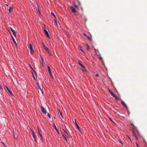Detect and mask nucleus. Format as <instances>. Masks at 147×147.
Returning <instances> with one entry per match:
<instances>
[{"mask_svg": "<svg viewBox=\"0 0 147 147\" xmlns=\"http://www.w3.org/2000/svg\"><path fill=\"white\" fill-rule=\"evenodd\" d=\"M29 48L30 50V53L32 54H33L34 53V51L33 50L32 45L30 44L29 45Z\"/></svg>", "mask_w": 147, "mask_h": 147, "instance_id": "nucleus-1", "label": "nucleus"}, {"mask_svg": "<svg viewBox=\"0 0 147 147\" xmlns=\"http://www.w3.org/2000/svg\"><path fill=\"white\" fill-rule=\"evenodd\" d=\"M40 108L41 109V111L42 112L44 113V114H46L47 113V112L45 109L42 106L40 107Z\"/></svg>", "mask_w": 147, "mask_h": 147, "instance_id": "nucleus-2", "label": "nucleus"}, {"mask_svg": "<svg viewBox=\"0 0 147 147\" xmlns=\"http://www.w3.org/2000/svg\"><path fill=\"white\" fill-rule=\"evenodd\" d=\"M42 45L44 49L47 51L48 53H49V50L48 48L45 45L43 42L42 43Z\"/></svg>", "mask_w": 147, "mask_h": 147, "instance_id": "nucleus-3", "label": "nucleus"}, {"mask_svg": "<svg viewBox=\"0 0 147 147\" xmlns=\"http://www.w3.org/2000/svg\"><path fill=\"white\" fill-rule=\"evenodd\" d=\"M71 9V11L73 13H76V10L75 8H74L72 6H70Z\"/></svg>", "mask_w": 147, "mask_h": 147, "instance_id": "nucleus-4", "label": "nucleus"}, {"mask_svg": "<svg viewBox=\"0 0 147 147\" xmlns=\"http://www.w3.org/2000/svg\"><path fill=\"white\" fill-rule=\"evenodd\" d=\"M75 123L76 125V126L77 128L78 129V130H79L80 131V129L79 127V126H78V123L76 121V119H75Z\"/></svg>", "mask_w": 147, "mask_h": 147, "instance_id": "nucleus-5", "label": "nucleus"}, {"mask_svg": "<svg viewBox=\"0 0 147 147\" xmlns=\"http://www.w3.org/2000/svg\"><path fill=\"white\" fill-rule=\"evenodd\" d=\"M121 104L123 105L127 109V107L126 105L125 104V103L123 101H122L121 102Z\"/></svg>", "mask_w": 147, "mask_h": 147, "instance_id": "nucleus-6", "label": "nucleus"}, {"mask_svg": "<svg viewBox=\"0 0 147 147\" xmlns=\"http://www.w3.org/2000/svg\"><path fill=\"white\" fill-rule=\"evenodd\" d=\"M53 126L54 127L55 129V130H56V131H57V133L58 134H59V132L58 130L57 129V128L56 126H55V124L53 123Z\"/></svg>", "mask_w": 147, "mask_h": 147, "instance_id": "nucleus-7", "label": "nucleus"}, {"mask_svg": "<svg viewBox=\"0 0 147 147\" xmlns=\"http://www.w3.org/2000/svg\"><path fill=\"white\" fill-rule=\"evenodd\" d=\"M47 69L48 70V72H49V74H52V72H51V69H50V68L49 67V66H47Z\"/></svg>", "mask_w": 147, "mask_h": 147, "instance_id": "nucleus-8", "label": "nucleus"}, {"mask_svg": "<svg viewBox=\"0 0 147 147\" xmlns=\"http://www.w3.org/2000/svg\"><path fill=\"white\" fill-rule=\"evenodd\" d=\"M44 32L46 35L48 37H49V36L47 31L45 29H44Z\"/></svg>", "mask_w": 147, "mask_h": 147, "instance_id": "nucleus-9", "label": "nucleus"}, {"mask_svg": "<svg viewBox=\"0 0 147 147\" xmlns=\"http://www.w3.org/2000/svg\"><path fill=\"white\" fill-rule=\"evenodd\" d=\"M10 30L12 32L13 34L14 35V36H15L16 32L11 27H10Z\"/></svg>", "mask_w": 147, "mask_h": 147, "instance_id": "nucleus-10", "label": "nucleus"}, {"mask_svg": "<svg viewBox=\"0 0 147 147\" xmlns=\"http://www.w3.org/2000/svg\"><path fill=\"white\" fill-rule=\"evenodd\" d=\"M94 50L95 51V52L96 53V54L98 55L99 56L100 55L99 51L98 50H96L95 49H94Z\"/></svg>", "mask_w": 147, "mask_h": 147, "instance_id": "nucleus-11", "label": "nucleus"}, {"mask_svg": "<svg viewBox=\"0 0 147 147\" xmlns=\"http://www.w3.org/2000/svg\"><path fill=\"white\" fill-rule=\"evenodd\" d=\"M36 85H37L38 87V89L42 92V91L41 88L39 85L38 83H37L36 84Z\"/></svg>", "mask_w": 147, "mask_h": 147, "instance_id": "nucleus-12", "label": "nucleus"}, {"mask_svg": "<svg viewBox=\"0 0 147 147\" xmlns=\"http://www.w3.org/2000/svg\"><path fill=\"white\" fill-rule=\"evenodd\" d=\"M109 91L112 96H115V94H114L113 92L109 89Z\"/></svg>", "mask_w": 147, "mask_h": 147, "instance_id": "nucleus-13", "label": "nucleus"}, {"mask_svg": "<svg viewBox=\"0 0 147 147\" xmlns=\"http://www.w3.org/2000/svg\"><path fill=\"white\" fill-rule=\"evenodd\" d=\"M82 67L83 69H82V70L84 72L86 71V70L84 66V67Z\"/></svg>", "mask_w": 147, "mask_h": 147, "instance_id": "nucleus-14", "label": "nucleus"}, {"mask_svg": "<svg viewBox=\"0 0 147 147\" xmlns=\"http://www.w3.org/2000/svg\"><path fill=\"white\" fill-rule=\"evenodd\" d=\"M13 10V8L12 7H9V13H10L11 11H12Z\"/></svg>", "mask_w": 147, "mask_h": 147, "instance_id": "nucleus-15", "label": "nucleus"}, {"mask_svg": "<svg viewBox=\"0 0 147 147\" xmlns=\"http://www.w3.org/2000/svg\"><path fill=\"white\" fill-rule=\"evenodd\" d=\"M113 97L115 98V99L116 101H118L119 100V98L115 95V96H113Z\"/></svg>", "mask_w": 147, "mask_h": 147, "instance_id": "nucleus-16", "label": "nucleus"}, {"mask_svg": "<svg viewBox=\"0 0 147 147\" xmlns=\"http://www.w3.org/2000/svg\"><path fill=\"white\" fill-rule=\"evenodd\" d=\"M37 129H38V132L39 135L40 136V137L41 138V139H42V135H41V134H40L39 131V130L38 127L37 128Z\"/></svg>", "mask_w": 147, "mask_h": 147, "instance_id": "nucleus-17", "label": "nucleus"}, {"mask_svg": "<svg viewBox=\"0 0 147 147\" xmlns=\"http://www.w3.org/2000/svg\"><path fill=\"white\" fill-rule=\"evenodd\" d=\"M29 66L30 67V68L32 70V71H33L34 72L35 74H36V71L34 70V69H33L32 67L30 65H29Z\"/></svg>", "mask_w": 147, "mask_h": 147, "instance_id": "nucleus-18", "label": "nucleus"}, {"mask_svg": "<svg viewBox=\"0 0 147 147\" xmlns=\"http://www.w3.org/2000/svg\"><path fill=\"white\" fill-rule=\"evenodd\" d=\"M78 63L82 67H84V65L81 63L80 61H79Z\"/></svg>", "mask_w": 147, "mask_h": 147, "instance_id": "nucleus-19", "label": "nucleus"}, {"mask_svg": "<svg viewBox=\"0 0 147 147\" xmlns=\"http://www.w3.org/2000/svg\"><path fill=\"white\" fill-rule=\"evenodd\" d=\"M49 76L50 77V78H51L52 80H53V77L52 74H49Z\"/></svg>", "mask_w": 147, "mask_h": 147, "instance_id": "nucleus-20", "label": "nucleus"}, {"mask_svg": "<svg viewBox=\"0 0 147 147\" xmlns=\"http://www.w3.org/2000/svg\"><path fill=\"white\" fill-rule=\"evenodd\" d=\"M133 134L134 135V136H135V137L136 138V139L137 140H138V138L136 133L134 132H133Z\"/></svg>", "mask_w": 147, "mask_h": 147, "instance_id": "nucleus-21", "label": "nucleus"}, {"mask_svg": "<svg viewBox=\"0 0 147 147\" xmlns=\"http://www.w3.org/2000/svg\"><path fill=\"white\" fill-rule=\"evenodd\" d=\"M99 59L102 62V63L104 65V63H103V60L102 59V58L101 57H99Z\"/></svg>", "mask_w": 147, "mask_h": 147, "instance_id": "nucleus-22", "label": "nucleus"}, {"mask_svg": "<svg viewBox=\"0 0 147 147\" xmlns=\"http://www.w3.org/2000/svg\"><path fill=\"white\" fill-rule=\"evenodd\" d=\"M36 4L37 6V9L38 11H39L40 9H39V7L37 3V2H36Z\"/></svg>", "mask_w": 147, "mask_h": 147, "instance_id": "nucleus-23", "label": "nucleus"}, {"mask_svg": "<svg viewBox=\"0 0 147 147\" xmlns=\"http://www.w3.org/2000/svg\"><path fill=\"white\" fill-rule=\"evenodd\" d=\"M12 39L13 42L16 45V43L14 38L12 36Z\"/></svg>", "mask_w": 147, "mask_h": 147, "instance_id": "nucleus-24", "label": "nucleus"}, {"mask_svg": "<svg viewBox=\"0 0 147 147\" xmlns=\"http://www.w3.org/2000/svg\"><path fill=\"white\" fill-rule=\"evenodd\" d=\"M7 91L11 95H13V94H12V92L10 90H7Z\"/></svg>", "mask_w": 147, "mask_h": 147, "instance_id": "nucleus-25", "label": "nucleus"}, {"mask_svg": "<svg viewBox=\"0 0 147 147\" xmlns=\"http://www.w3.org/2000/svg\"><path fill=\"white\" fill-rule=\"evenodd\" d=\"M86 47H87V50H88L90 49V47H89V46L88 45H87V44H86Z\"/></svg>", "mask_w": 147, "mask_h": 147, "instance_id": "nucleus-26", "label": "nucleus"}, {"mask_svg": "<svg viewBox=\"0 0 147 147\" xmlns=\"http://www.w3.org/2000/svg\"><path fill=\"white\" fill-rule=\"evenodd\" d=\"M54 21L55 23V25H57V22L56 21V19L55 18Z\"/></svg>", "mask_w": 147, "mask_h": 147, "instance_id": "nucleus-27", "label": "nucleus"}, {"mask_svg": "<svg viewBox=\"0 0 147 147\" xmlns=\"http://www.w3.org/2000/svg\"><path fill=\"white\" fill-rule=\"evenodd\" d=\"M59 114H60L62 118H63V116H62V114L61 113V111H59Z\"/></svg>", "mask_w": 147, "mask_h": 147, "instance_id": "nucleus-28", "label": "nucleus"}, {"mask_svg": "<svg viewBox=\"0 0 147 147\" xmlns=\"http://www.w3.org/2000/svg\"><path fill=\"white\" fill-rule=\"evenodd\" d=\"M51 14L52 15H53V16H54V17H55V19H56V16H55V15L54 14V13H53L51 12Z\"/></svg>", "mask_w": 147, "mask_h": 147, "instance_id": "nucleus-29", "label": "nucleus"}, {"mask_svg": "<svg viewBox=\"0 0 147 147\" xmlns=\"http://www.w3.org/2000/svg\"><path fill=\"white\" fill-rule=\"evenodd\" d=\"M13 136H14V138L15 139H16V138H17V136H16L15 135L14 132H13Z\"/></svg>", "mask_w": 147, "mask_h": 147, "instance_id": "nucleus-30", "label": "nucleus"}, {"mask_svg": "<svg viewBox=\"0 0 147 147\" xmlns=\"http://www.w3.org/2000/svg\"><path fill=\"white\" fill-rule=\"evenodd\" d=\"M79 47L80 48V50L81 51H82V52H83V53H85L84 52V51L83 50L81 49V47L80 46H79Z\"/></svg>", "mask_w": 147, "mask_h": 147, "instance_id": "nucleus-31", "label": "nucleus"}, {"mask_svg": "<svg viewBox=\"0 0 147 147\" xmlns=\"http://www.w3.org/2000/svg\"><path fill=\"white\" fill-rule=\"evenodd\" d=\"M31 131H32V133L33 136V137H34V136H35V135H34V132L33 131L31 130Z\"/></svg>", "mask_w": 147, "mask_h": 147, "instance_id": "nucleus-32", "label": "nucleus"}, {"mask_svg": "<svg viewBox=\"0 0 147 147\" xmlns=\"http://www.w3.org/2000/svg\"><path fill=\"white\" fill-rule=\"evenodd\" d=\"M119 142L123 146V144L122 142L121 141V140H119Z\"/></svg>", "mask_w": 147, "mask_h": 147, "instance_id": "nucleus-33", "label": "nucleus"}, {"mask_svg": "<svg viewBox=\"0 0 147 147\" xmlns=\"http://www.w3.org/2000/svg\"><path fill=\"white\" fill-rule=\"evenodd\" d=\"M47 116L49 117V118H51V116L49 113H47Z\"/></svg>", "mask_w": 147, "mask_h": 147, "instance_id": "nucleus-34", "label": "nucleus"}, {"mask_svg": "<svg viewBox=\"0 0 147 147\" xmlns=\"http://www.w3.org/2000/svg\"><path fill=\"white\" fill-rule=\"evenodd\" d=\"M63 137L64 138V139L66 140L67 142V140L65 136H63Z\"/></svg>", "mask_w": 147, "mask_h": 147, "instance_id": "nucleus-35", "label": "nucleus"}, {"mask_svg": "<svg viewBox=\"0 0 147 147\" xmlns=\"http://www.w3.org/2000/svg\"><path fill=\"white\" fill-rule=\"evenodd\" d=\"M5 87L6 88V89L7 90H8L9 89L7 87V86H5Z\"/></svg>", "mask_w": 147, "mask_h": 147, "instance_id": "nucleus-36", "label": "nucleus"}, {"mask_svg": "<svg viewBox=\"0 0 147 147\" xmlns=\"http://www.w3.org/2000/svg\"><path fill=\"white\" fill-rule=\"evenodd\" d=\"M41 61H42V65H43V60L42 59L41 57Z\"/></svg>", "mask_w": 147, "mask_h": 147, "instance_id": "nucleus-37", "label": "nucleus"}, {"mask_svg": "<svg viewBox=\"0 0 147 147\" xmlns=\"http://www.w3.org/2000/svg\"><path fill=\"white\" fill-rule=\"evenodd\" d=\"M87 37L90 40H91V38H90L88 36H87Z\"/></svg>", "mask_w": 147, "mask_h": 147, "instance_id": "nucleus-38", "label": "nucleus"}, {"mask_svg": "<svg viewBox=\"0 0 147 147\" xmlns=\"http://www.w3.org/2000/svg\"><path fill=\"white\" fill-rule=\"evenodd\" d=\"M33 137V138H34V140L36 142V138H35V136H34V137Z\"/></svg>", "mask_w": 147, "mask_h": 147, "instance_id": "nucleus-39", "label": "nucleus"}, {"mask_svg": "<svg viewBox=\"0 0 147 147\" xmlns=\"http://www.w3.org/2000/svg\"><path fill=\"white\" fill-rule=\"evenodd\" d=\"M95 76L96 77L99 76V74H96L95 75Z\"/></svg>", "mask_w": 147, "mask_h": 147, "instance_id": "nucleus-40", "label": "nucleus"}, {"mask_svg": "<svg viewBox=\"0 0 147 147\" xmlns=\"http://www.w3.org/2000/svg\"><path fill=\"white\" fill-rule=\"evenodd\" d=\"M136 145L137 147H139V146L137 143H136Z\"/></svg>", "mask_w": 147, "mask_h": 147, "instance_id": "nucleus-41", "label": "nucleus"}, {"mask_svg": "<svg viewBox=\"0 0 147 147\" xmlns=\"http://www.w3.org/2000/svg\"><path fill=\"white\" fill-rule=\"evenodd\" d=\"M0 89H1V90H3V88H2L1 86L0 85Z\"/></svg>", "mask_w": 147, "mask_h": 147, "instance_id": "nucleus-42", "label": "nucleus"}, {"mask_svg": "<svg viewBox=\"0 0 147 147\" xmlns=\"http://www.w3.org/2000/svg\"><path fill=\"white\" fill-rule=\"evenodd\" d=\"M32 75H33V77H34V79H35V77H34V74H33V73H32Z\"/></svg>", "mask_w": 147, "mask_h": 147, "instance_id": "nucleus-43", "label": "nucleus"}, {"mask_svg": "<svg viewBox=\"0 0 147 147\" xmlns=\"http://www.w3.org/2000/svg\"><path fill=\"white\" fill-rule=\"evenodd\" d=\"M74 6L76 7H77V6L76 5L74 4Z\"/></svg>", "mask_w": 147, "mask_h": 147, "instance_id": "nucleus-44", "label": "nucleus"}, {"mask_svg": "<svg viewBox=\"0 0 147 147\" xmlns=\"http://www.w3.org/2000/svg\"><path fill=\"white\" fill-rule=\"evenodd\" d=\"M84 35H85L86 36V37H87V35H86V34H85L84 33Z\"/></svg>", "mask_w": 147, "mask_h": 147, "instance_id": "nucleus-45", "label": "nucleus"}, {"mask_svg": "<svg viewBox=\"0 0 147 147\" xmlns=\"http://www.w3.org/2000/svg\"><path fill=\"white\" fill-rule=\"evenodd\" d=\"M39 14H40V10H39V11H38Z\"/></svg>", "mask_w": 147, "mask_h": 147, "instance_id": "nucleus-46", "label": "nucleus"}, {"mask_svg": "<svg viewBox=\"0 0 147 147\" xmlns=\"http://www.w3.org/2000/svg\"><path fill=\"white\" fill-rule=\"evenodd\" d=\"M49 54V55H51V54L50 53V52H49V53H48Z\"/></svg>", "mask_w": 147, "mask_h": 147, "instance_id": "nucleus-47", "label": "nucleus"}, {"mask_svg": "<svg viewBox=\"0 0 147 147\" xmlns=\"http://www.w3.org/2000/svg\"><path fill=\"white\" fill-rule=\"evenodd\" d=\"M128 138L129 139V140H130V141H131V140L130 139V138H129V137H128Z\"/></svg>", "mask_w": 147, "mask_h": 147, "instance_id": "nucleus-48", "label": "nucleus"}, {"mask_svg": "<svg viewBox=\"0 0 147 147\" xmlns=\"http://www.w3.org/2000/svg\"><path fill=\"white\" fill-rule=\"evenodd\" d=\"M5 5H6L7 6H8V5L7 4H6Z\"/></svg>", "mask_w": 147, "mask_h": 147, "instance_id": "nucleus-49", "label": "nucleus"}, {"mask_svg": "<svg viewBox=\"0 0 147 147\" xmlns=\"http://www.w3.org/2000/svg\"><path fill=\"white\" fill-rule=\"evenodd\" d=\"M64 130V131L65 132H66V131H65V130Z\"/></svg>", "mask_w": 147, "mask_h": 147, "instance_id": "nucleus-50", "label": "nucleus"}, {"mask_svg": "<svg viewBox=\"0 0 147 147\" xmlns=\"http://www.w3.org/2000/svg\"><path fill=\"white\" fill-rule=\"evenodd\" d=\"M65 133L66 134H67V133L66 131L65 132Z\"/></svg>", "mask_w": 147, "mask_h": 147, "instance_id": "nucleus-51", "label": "nucleus"}, {"mask_svg": "<svg viewBox=\"0 0 147 147\" xmlns=\"http://www.w3.org/2000/svg\"><path fill=\"white\" fill-rule=\"evenodd\" d=\"M3 144L4 145V143H3Z\"/></svg>", "mask_w": 147, "mask_h": 147, "instance_id": "nucleus-52", "label": "nucleus"}]
</instances>
